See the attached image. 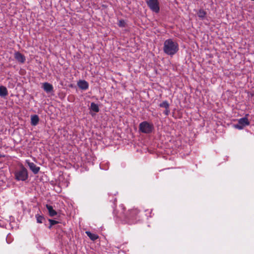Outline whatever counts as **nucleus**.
<instances>
[{"label":"nucleus","instance_id":"f8f14e48","mask_svg":"<svg viewBox=\"0 0 254 254\" xmlns=\"http://www.w3.org/2000/svg\"><path fill=\"white\" fill-rule=\"evenodd\" d=\"M39 122V118L36 115H33L31 117V124L33 126H35L38 125Z\"/></svg>","mask_w":254,"mask_h":254},{"label":"nucleus","instance_id":"393cba45","mask_svg":"<svg viewBox=\"0 0 254 254\" xmlns=\"http://www.w3.org/2000/svg\"><path fill=\"white\" fill-rule=\"evenodd\" d=\"M121 207L123 209H124V207H123V205H121Z\"/></svg>","mask_w":254,"mask_h":254},{"label":"nucleus","instance_id":"7ed1b4c3","mask_svg":"<svg viewBox=\"0 0 254 254\" xmlns=\"http://www.w3.org/2000/svg\"><path fill=\"white\" fill-rule=\"evenodd\" d=\"M154 129V126L152 123H148L147 121H144L140 123L139 125V130L144 133H150Z\"/></svg>","mask_w":254,"mask_h":254},{"label":"nucleus","instance_id":"2eb2a0df","mask_svg":"<svg viewBox=\"0 0 254 254\" xmlns=\"http://www.w3.org/2000/svg\"><path fill=\"white\" fill-rule=\"evenodd\" d=\"M35 217L36 219V221L38 223H43L45 220V218L44 216L42 215H40L39 214H36Z\"/></svg>","mask_w":254,"mask_h":254},{"label":"nucleus","instance_id":"b1692460","mask_svg":"<svg viewBox=\"0 0 254 254\" xmlns=\"http://www.w3.org/2000/svg\"><path fill=\"white\" fill-rule=\"evenodd\" d=\"M9 237H10V236H9V235H7V238H6V241H7V243H8V244L10 243H11V241H9Z\"/></svg>","mask_w":254,"mask_h":254},{"label":"nucleus","instance_id":"1a4fd4ad","mask_svg":"<svg viewBox=\"0 0 254 254\" xmlns=\"http://www.w3.org/2000/svg\"><path fill=\"white\" fill-rule=\"evenodd\" d=\"M138 213V210L137 209H133L129 211V213L128 216H126L127 218L128 219V223L129 224L133 223V222L132 220H130L133 218L135 215H136Z\"/></svg>","mask_w":254,"mask_h":254},{"label":"nucleus","instance_id":"f257e3e1","mask_svg":"<svg viewBox=\"0 0 254 254\" xmlns=\"http://www.w3.org/2000/svg\"><path fill=\"white\" fill-rule=\"evenodd\" d=\"M179 50V44L173 39H168L164 41L163 51L167 55L172 57L178 52Z\"/></svg>","mask_w":254,"mask_h":254},{"label":"nucleus","instance_id":"4be33fe9","mask_svg":"<svg viewBox=\"0 0 254 254\" xmlns=\"http://www.w3.org/2000/svg\"><path fill=\"white\" fill-rule=\"evenodd\" d=\"M235 127L239 129H242L244 127L240 124L235 125Z\"/></svg>","mask_w":254,"mask_h":254},{"label":"nucleus","instance_id":"aec40b11","mask_svg":"<svg viewBox=\"0 0 254 254\" xmlns=\"http://www.w3.org/2000/svg\"><path fill=\"white\" fill-rule=\"evenodd\" d=\"M118 24L120 27H125L126 26V23L124 20L121 19L119 21Z\"/></svg>","mask_w":254,"mask_h":254},{"label":"nucleus","instance_id":"9b49d317","mask_svg":"<svg viewBox=\"0 0 254 254\" xmlns=\"http://www.w3.org/2000/svg\"><path fill=\"white\" fill-rule=\"evenodd\" d=\"M46 206L47 209L48 210L49 215L51 217H54L57 214V212H56V210H55L53 209V207L52 206L50 205L49 204H47Z\"/></svg>","mask_w":254,"mask_h":254},{"label":"nucleus","instance_id":"ddd939ff","mask_svg":"<svg viewBox=\"0 0 254 254\" xmlns=\"http://www.w3.org/2000/svg\"><path fill=\"white\" fill-rule=\"evenodd\" d=\"M198 17L201 19H204L206 16V12L203 9H200L197 12Z\"/></svg>","mask_w":254,"mask_h":254},{"label":"nucleus","instance_id":"a211bd4d","mask_svg":"<svg viewBox=\"0 0 254 254\" xmlns=\"http://www.w3.org/2000/svg\"><path fill=\"white\" fill-rule=\"evenodd\" d=\"M100 168L101 169L107 170L109 169V163L108 162H102L100 164Z\"/></svg>","mask_w":254,"mask_h":254},{"label":"nucleus","instance_id":"0eeeda50","mask_svg":"<svg viewBox=\"0 0 254 254\" xmlns=\"http://www.w3.org/2000/svg\"><path fill=\"white\" fill-rule=\"evenodd\" d=\"M77 85L80 89L84 90L87 89L89 87L88 83L84 80H79L77 82Z\"/></svg>","mask_w":254,"mask_h":254},{"label":"nucleus","instance_id":"20e7f679","mask_svg":"<svg viewBox=\"0 0 254 254\" xmlns=\"http://www.w3.org/2000/svg\"><path fill=\"white\" fill-rule=\"evenodd\" d=\"M146 3L153 12L157 13L159 12V2L158 0H148L146 1Z\"/></svg>","mask_w":254,"mask_h":254},{"label":"nucleus","instance_id":"6ab92c4d","mask_svg":"<svg viewBox=\"0 0 254 254\" xmlns=\"http://www.w3.org/2000/svg\"><path fill=\"white\" fill-rule=\"evenodd\" d=\"M159 106L161 108H169V104L167 101H164L162 103H160Z\"/></svg>","mask_w":254,"mask_h":254},{"label":"nucleus","instance_id":"6e6552de","mask_svg":"<svg viewBox=\"0 0 254 254\" xmlns=\"http://www.w3.org/2000/svg\"><path fill=\"white\" fill-rule=\"evenodd\" d=\"M42 88L47 93H50L53 91L54 88L53 85L48 82L43 83Z\"/></svg>","mask_w":254,"mask_h":254},{"label":"nucleus","instance_id":"423d86ee","mask_svg":"<svg viewBox=\"0 0 254 254\" xmlns=\"http://www.w3.org/2000/svg\"><path fill=\"white\" fill-rule=\"evenodd\" d=\"M14 58L20 63H24L26 60L25 56L19 52H15Z\"/></svg>","mask_w":254,"mask_h":254},{"label":"nucleus","instance_id":"f3484780","mask_svg":"<svg viewBox=\"0 0 254 254\" xmlns=\"http://www.w3.org/2000/svg\"><path fill=\"white\" fill-rule=\"evenodd\" d=\"M90 109L92 111L96 113H97L99 111V108L98 105L93 102L91 103Z\"/></svg>","mask_w":254,"mask_h":254},{"label":"nucleus","instance_id":"dca6fc26","mask_svg":"<svg viewBox=\"0 0 254 254\" xmlns=\"http://www.w3.org/2000/svg\"><path fill=\"white\" fill-rule=\"evenodd\" d=\"M86 234L89 237V238L92 241L96 240V239H97L98 238V236L97 235H96L95 234L92 233L89 231H86Z\"/></svg>","mask_w":254,"mask_h":254},{"label":"nucleus","instance_id":"5701e85b","mask_svg":"<svg viewBox=\"0 0 254 254\" xmlns=\"http://www.w3.org/2000/svg\"><path fill=\"white\" fill-rule=\"evenodd\" d=\"M166 110H165V111L164 112V113L166 115H168L169 113H170V110L169 109V108H166L165 109Z\"/></svg>","mask_w":254,"mask_h":254},{"label":"nucleus","instance_id":"39448f33","mask_svg":"<svg viewBox=\"0 0 254 254\" xmlns=\"http://www.w3.org/2000/svg\"><path fill=\"white\" fill-rule=\"evenodd\" d=\"M26 163L31 171L34 174H37L39 172L40 168L37 166L34 163L30 162L29 160H26Z\"/></svg>","mask_w":254,"mask_h":254},{"label":"nucleus","instance_id":"9d476101","mask_svg":"<svg viewBox=\"0 0 254 254\" xmlns=\"http://www.w3.org/2000/svg\"><path fill=\"white\" fill-rule=\"evenodd\" d=\"M248 115H246L245 117L240 119L238 120L239 124L241 125L243 127L250 125V122L247 118Z\"/></svg>","mask_w":254,"mask_h":254},{"label":"nucleus","instance_id":"4468645a","mask_svg":"<svg viewBox=\"0 0 254 254\" xmlns=\"http://www.w3.org/2000/svg\"><path fill=\"white\" fill-rule=\"evenodd\" d=\"M8 94V91L6 88L3 86H0V96L5 97Z\"/></svg>","mask_w":254,"mask_h":254},{"label":"nucleus","instance_id":"f03ea898","mask_svg":"<svg viewBox=\"0 0 254 254\" xmlns=\"http://www.w3.org/2000/svg\"><path fill=\"white\" fill-rule=\"evenodd\" d=\"M15 179L18 181H25L28 178L27 170L23 165L14 172Z\"/></svg>","mask_w":254,"mask_h":254},{"label":"nucleus","instance_id":"412c9836","mask_svg":"<svg viewBox=\"0 0 254 254\" xmlns=\"http://www.w3.org/2000/svg\"><path fill=\"white\" fill-rule=\"evenodd\" d=\"M51 226L54 225H55L58 223V222L56 220H52V219H49V220Z\"/></svg>","mask_w":254,"mask_h":254}]
</instances>
